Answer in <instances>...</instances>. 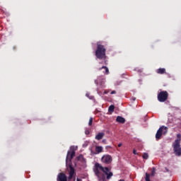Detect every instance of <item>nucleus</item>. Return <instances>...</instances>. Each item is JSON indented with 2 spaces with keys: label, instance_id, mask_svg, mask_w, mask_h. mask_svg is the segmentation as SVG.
Segmentation results:
<instances>
[{
  "label": "nucleus",
  "instance_id": "0eeeda50",
  "mask_svg": "<svg viewBox=\"0 0 181 181\" xmlns=\"http://www.w3.org/2000/svg\"><path fill=\"white\" fill-rule=\"evenodd\" d=\"M102 162L103 163H111L112 162V157L110 155H105L102 157Z\"/></svg>",
  "mask_w": 181,
  "mask_h": 181
},
{
  "label": "nucleus",
  "instance_id": "f257e3e1",
  "mask_svg": "<svg viewBox=\"0 0 181 181\" xmlns=\"http://www.w3.org/2000/svg\"><path fill=\"white\" fill-rule=\"evenodd\" d=\"M95 173L100 181H105V175L107 180H110V179L113 176L111 169L107 167H102L100 163L95 164Z\"/></svg>",
  "mask_w": 181,
  "mask_h": 181
},
{
  "label": "nucleus",
  "instance_id": "b1692460",
  "mask_svg": "<svg viewBox=\"0 0 181 181\" xmlns=\"http://www.w3.org/2000/svg\"><path fill=\"white\" fill-rule=\"evenodd\" d=\"M77 181H82L81 179L77 178Z\"/></svg>",
  "mask_w": 181,
  "mask_h": 181
},
{
  "label": "nucleus",
  "instance_id": "dca6fc26",
  "mask_svg": "<svg viewBox=\"0 0 181 181\" xmlns=\"http://www.w3.org/2000/svg\"><path fill=\"white\" fill-rule=\"evenodd\" d=\"M151 175H149L148 173H146V177H145V180L146 181H151Z\"/></svg>",
  "mask_w": 181,
  "mask_h": 181
},
{
  "label": "nucleus",
  "instance_id": "ddd939ff",
  "mask_svg": "<svg viewBox=\"0 0 181 181\" xmlns=\"http://www.w3.org/2000/svg\"><path fill=\"white\" fill-rule=\"evenodd\" d=\"M103 137H104V133H103V132L98 133L95 136V139H97L98 141H100V139H103Z\"/></svg>",
  "mask_w": 181,
  "mask_h": 181
},
{
  "label": "nucleus",
  "instance_id": "39448f33",
  "mask_svg": "<svg viewBox=\"0 0 181 181\" xmlns=\"http://www.w3.org/2000/svg\"><path fill=\"white\" fill-rule=\"evenodd\" d=\"M167 132H168V127L162 126L161 127H160V129L158 130L156 134V139L158 140L160 138V136L166 134Z\"/></svg>",
  "mask_w": 181,
  "mask_h": 181
},
{
  "label": "nucleus",
  "instance_id": "7ed1b4c3",
  "mask_svg": "<svg viewBox=\"0 0 181 181\" xmlns=\"http://www.w3.org/2000/svg\"><path fill=\"white\" fill-rule=\"evenodd\" d=\"M177 139L175 141L173 144L174 153L177 156H180L181 155V148H180V134L177 135Z\"/></svg>",
  "mask_w": 181,
  "mask_h": 181
},
{
  "label": "nucleus",
  "instance_id": "412c9836",
  "mask_svg": "<svg viewBox=\"0 0 181 181\" xmlns=\"http://www.w3.org/2000/svg\"><path fill=\"white\" fill-rule=\"evenodd\" d=\"M133 153H134V155H138V153H136V150H134V151H133Z\"/></svg>",
  "mask_w": 181,
  "mask_h": 181
},
{
  "label": "nucleus",
  "instance_id": "6e6552de",
  "mask_svg": "<svg viewBox=\"0 0 181 181\" xmlns=\"http://www.w3.org/2000/svg\"><path fill=\"white\" fill-rule=\"evenodd\" d=\"M95 83L97 85L100 84V86H101L102 88H104L105 86H103V84H104V83H105V79H104V78L100 76L98 78L97 80L95 81Z\"/></svg>",
  "mask_w": 181,
  "mask_h": 181
},
{
  "label": "nucleus",
  "instance_id": "2eb2a0df",
  "mask_svg": "<svg viewBox=\"0 0 181 181\" xmlns=\"http://www.w3.org/2000/svg\"><path fill=\"white\" fill-rule=\"evenodd\" d=\"M115 108V107L114 105H110L108 109L109 112H114Z\"/></svg>",
  "mask_w": 181,
  "mask_h": 181
},
{
  "label": "nucleus",
  "instance_id": "5701e85b",
  "mask_svg": "<svg viewBox=\"0 0 181 181\" xmlns=\"http://www.w3.org/2000/svg\"><path fill=\"white\" fill-rule=\"evenodd\" d=\"M122 146V143H119V144H118V147L119 148H121Z\"/></svg>",
  "mask_w": 181,
  "mask_h": 181
},
{
  "label": "nucleus",
  "instance_id": "393cba45",
  "mask_svg": "<svg viewBox=\"0 0 181 181\" xmlns=\"http://www.w3.org/2000/svg\"><path fill=\"white\" fill-rule=\"evenodd\" d=\"M98 93H99V94H100V90H98Z\"/></svg>",
  "mask_w": 181,
  "mask_h": 181
},
{
  "label": "nucleus",
  "instance_id": "6ab92c4d",
  "mask_svg": "<svg viewBox=\"0 0 181 181\" xmlns=\"http://www.w3.org/2000/svg\"><path fill=\"white\" fill-rule=\"evenodd\" d=\"M143 158H144V159H148V153H144L143 154Z\"/></svg>",
  "mask_w": 181,
  "mask_h": 181
},
{
  "label": "nucleus",
  "instance_id": "20e7f679",
  "mask_svg": "<svg viewBox=\"0 0 181 181\" xmlns=\"http://www.w3.org/2000/svg\"><path fill=\"white\" fill-rule=\"evenodd\" d=\"M95 56L98 57V59H104L105 57V48H104V46L98 43Z\"/></svg>",
  "mask_w": 181,
  "mask_h": 181
},
{
  "label": "nucleus",
  "instance_id": "f8f14e48",
  "mask_svg": "<svg viewBox=\"0 0 181 181\" xmlns=\"http://www.w3.org/2000/svg\"><path fill=\"white\" fill-rule=\"evenodd\" d=\"M99 70L103 71L104 74H108V73L110 72L108 68H107L106 66H102Z\"/></svg>",
  "mask_w": 181,
  "mask_h": 181
},
{
  "label": "nucleus",
  "instance_id": "4be33fe9",
  "mask_svg": "<svg viewBox=\"0 0 181 181\" xmlns=\"http://www.w3.org/2000/svg\"><path fill=\"white\" fill-rule=\"evenodd\" d=\"M110 94H117V92L115 90H112Z\"/></svg>",
  "mask_w": 181,
  "mask_h": 181
},
{
  "label": "nucleus",
  "instance_id": "f03ea898",
  "mask_svg": "<svg viewBox=\"0 0 181 181\" xmlns=\"http://www.w3.org/2000/svg\"><path fill=\"white\" fill-rule=\"evenodd\" d=\"M74 149H77V147L71 146V151H68L67 156H66V167L69 170V176L68 177V181H71V179H73V181H76V177H74V168L71 167V159L74 158L76 155V152L74 151Z\"/></svg>",
  "mask_w": 181,
  "mask_h": 181
},
{
  "label": "nucleus",
  "instance_id": "aec40b11",
  "mask_svg": "<svg viewBox=\"0 0 181 181\" xmlns=\"http://www.w3.org/2000/svg\"><path fill=\"white\" fill-rule=\"evenodd\" d=\"M110 90H106L104 91L103 94H108V93H110Z\"/></svg>",
  "mask_w": 181,
  "mask_h": 181
},
{
  "label": "nucleus",
  "instance_id": "4468645a",
  "mask_svg": "<svg viewBox=\"0 0 181 181\" xmlns=\"http://www.w3.org/2000/svg\"><path fill=\"white\" fill-rule=\"evenodd\" d=\"M165 71H166V70L163 68H160L157 70L158 74H164V73H165Z\"/></svg>",
  "mask_w": 181,
  "mask_h": 181
},
{
  "label": "nucleus",
  "instance_id": "f3484780",
  "mask_svg": "<svg viewBox=\"0 0 181 181\" xmlns=\"http://www.w3.org/2000/svg\"><path fill=\"white\" fill-rule=\"evenodd\" d=\"M88 125L91 127L93 125V117H90L89 119Z\"/></svg>",
  "mask_w": 181,
  "mask_h": 181
},
{
  "label": "nucleus",
  "instance_id": "423d86ee",
  "mask_svg": "<svg viewBox=\"0 0 181 181\" xmlns=\"http://www.w3.org/2000/svg\"><path fill=\"white\" fill-rule=\"evenodd\" d=\"M168 92L167 91H161L158 95V100L160 103H164L166 100H168Z\"/></svg>",
  "mask_w": 181,
  "mask_h": 181
},
{
  "label": "nucleus",
  "instance_id": "9d476101",
  "mask_svg": "<svg viewBox=\"0 0 181 181\" xmlns=\"http://www.w3.org/2000/svg\"><path fill=\"white\" fill-rule=\"evenodd\" d=\"M103 149H104V148H103V146H96L95 148V152L97 154L101 153V152H103Z\"/></svg>",
  "mask_w": 181,
  "mask_h": 181
},
{
  "label": "nucleus",
  "instance_id": "9b49d317",
  "mask_svg": "<svg viewBox=\"0 0 181 181\" xmlns=\"http://www.w3.org/2000/svg\"><path fill=\"white\" fill-rule=\"evenodd\" d=\"M117 122H119V124H124L125 119L121 116H118L116 119Z\"/></svg>",
  "mask_w": 181,
  "mask_h": 181
},
{
  "label": "nucleus",
  "instance_id": "1a4fd4ad",
  "mask_svg": "<svg viewBox=\"0 0 181 181\" xmlns=\"http://www.w3.org/2000/svg\"><path fill=\"white\" fill-rule=\"evenodd\" d=\"M58 181H67V177L65 174L59 173L57 177Z\"/></svg>",
  "mask_w": 181,
  "mask_h": 181
},
{
  "label": "nucleus",
  "instance_id": "a211bd4d",
  "mask_svg": "<svg viewBox=\"0 0 181 181\" xmlns=\"http://www.w3.org/2000/svg\"><path fill=\"white\" fill-rule=\"evenodd\" d=\"M155 172H156V170L155 168H152L151 176H155Z\"/></svg>",
  "mask_w": 181,
  "mask_h": 181
}]
</instances>
